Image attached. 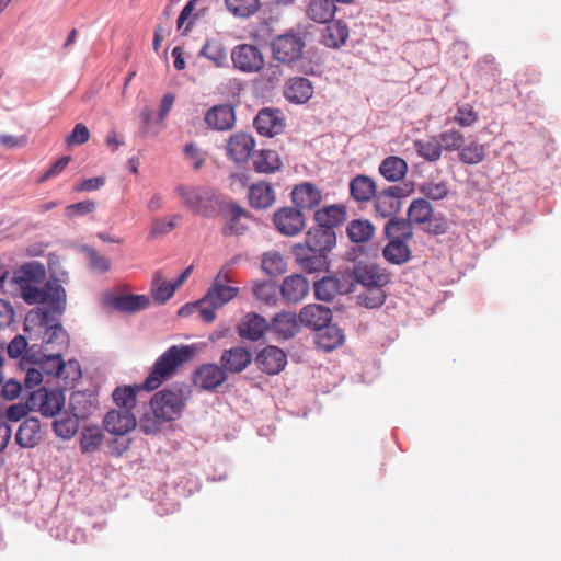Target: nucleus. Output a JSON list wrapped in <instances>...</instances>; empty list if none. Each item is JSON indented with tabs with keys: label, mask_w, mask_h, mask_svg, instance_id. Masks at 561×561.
Listing matches in <instances>:
<instances>
[{
	"label": "nucleus",
	"mask_w": 561,
	"mask_h": 561,
	"mask_svg": "<svg viewBox=\"0 0 561 561\" xmlns=\"http://www.w3.org/2000/svg\"><path fill=\"white\" fill-rule=\"evenodd\" d=\"M46 277L44 264L31 261L22 264L13 273V283L19 286L20 294L27 305H45L54 308L58 313H64L67 306L66 290L57 279H48L39 288Z\"/></svg>",
	"instance_id": "f257e3e1"
},
{
	"label": "nucleus",
	"mask_w": 561,
	"mask_h": 561,
	"mask_svg": "<svg viewBox=\"0 0 561 561\" xmlns=\"http://www.w3.org/2000/svg\"><path fill=\"white\" fill-rule=\"evenodd\" d=\"M197 352L194 344L173 345L159 356L148 377L142 383V388L151 391L159 388L167 379L172 377L176 369L188 362Z\"/></svg>",
	"instance_id": "f03ea898"
},
{
	"label": "nucleus",
	"mask_w": 561,
	"mask_h": 561,
	"mask_svg": "<svg viewBox=\"0 0 561 561\" xmlns=\"http://www.w3.org/2000/svg\"><path fill=\"white\" fill-rule=\"evenodd\" d=\"M54 308L39 306L30 311L25 318L24 330L28 331L30 324L38 325L43 333V343L54 345L59 351L69 346V335L60 323V317Z\"/></svg>",
	"instance_id": "7ed1b4c3"
},
{
	"label": "nucleus",
	"mask_w": 561,
	"mask_h": 561,
	"mask_svg": "<svg viewBox=\"0 0 561 561\" xmlns=\"http://www.w3.org/2000/svg\"><path fill=\"white\" fill-rule=\"evenodd\" d=\"M414 191V185L411 181L401 182L389 187L383 188L375 197V210L381 218L394 216L402 206V199L409 196Z\"/></svg>",
	"instance_id": "20e7f679"
},
{
	"label": "nucleus",
	"mask_w": 561,
	"mask_h": 561,
	"mask_svg": "<svg viewBox=\"0 0 561 561\" xmlns=\"http://www.w3.org/2000/svg\"><path fill=\"white\" fill-rule=\"evenodd\" d=\"M185 399L180 391L164 389L154 393L150 400V408L156 419L173 421L181 416Z\"/></svg>",
	"instance_id": "39448f33"
},
{
	"label": "nucleus",
	"mask_w": 561,
	"mask_h": 561,
	"mask_svg": "<svg viewBox=\"0 0 561 561\" xmlns=\"http://www.w3.org/2000/svg\"><path fill=\"white\" fill-rule=\"evenodd\" d=\"M271 46L276 60L283 64H291L301 57L305 41L300 34L288 32L275 37Z\"/></svg>",
	"instance_id": "423d86ee"
},
{
	"label": "nucleus",
	"mask_w": 561,
	"mask_h": 561,
	"mask_svg": "<svg viewBox=\"0 0 561 561\" xmlns=\"http://www.w3.org/2000/svg\"><path fill=\"white\" fill-rule=\"evenodd\" d=\"M231 278L224 268L218 272L211 286L202 299V304H208L214 308H221L239 294V288L231 285Z\"/></svg>",
	"instance_id": "0eeeda50"
},
{
	"label": "nucleus",
	"mask_w": 561,
	"mask_h": 561,
	"mask_svg": "<svg viewBox=\"0 0 561 561\" xmlns=\"http://www.w3.org/2000/svg\"><path fill=\"white\" fill-rule=\"evenodd\" d=\"M233 67L242 73H257L265 66L261 49L251 44H239L231 51Z\"/></svg>",
	"instance_id": "6e6552de"
},
{
	"label": "nucleus",
	"mask_w": 561,
	"mask_h": 561,
	"mask_svg": "<svg viewBox=\"0 0 561 561\" xmlns=\"http://www.w3.org/2000/svg\"><path fill=\"white\" fill-rule=\"evenodd\" d=\"M30 404L43 416H56L65 405V393L59 389L38 388L30 393Z\"/></svg>",
	"instance_id": "1a4fd4ad"
},
{
	"label": "nucleus",
	"mask_w": 561,
	"mask_h": 561,
	"mask_svg": "<svg viewBox=\"0 0 561 561\" xmlns=\"http://www.w3.org/2000/svg\"><path fill=\"white\" fill-rule=\"evenodd\" d=\"M347 276L348 278L353 277L354 280L363 287L383 288L390 283V274L388 271L371 262H357Z\"/></svg>",
	"instance_id": "9d476101"
},
{
	"label": "nucleus",
	"mask_w": 561,
	"mask_h": 561,
	"mask_svg": "<svg viewBox=\"0 0 561 561\" xmlns=\"http://www.w3.org/2000/svg\"><path fill=\"white\" fill-rule=\"evenodd\" d=\"M176 191L184 204L202 216H207L209 208H213L216 202L215 193L206 187L188 188L179 186Z\"/></svg>",
	"instance_id": "9b49d317"
},
{
	"label": "nucleus",
	"mask_w": 561,
	"mask_h": 561,
	"mask_svg": "<svg viewBox=\"0 0 561 561\" xmlns=\"http://www.w3.org/2000/svg\"><path fill=\"white\" fill-rule=\"evenodd\" d=\"M314 296L318 300L331 301L337 295L352 293L353 284L350 282L348 276H325L313 285Z\"/></svg>",
	"instance_id": "f8f14e48"
},
{
	"label": "nucleus",
	"mask_w": 561,
	"mask_h": 561,
	"mask_svg": "<svg viewBox=\"0 0 561 561\" xmlns=\"http://www.w3.org/2000/svg\"><path fill=\"white\" fill-rule=\"evenodd\" d=\"M291 252L298 265L308 273L321 272L328 267L324 252L316 251L304 243L294 245Z\"/></svg>",
	"instance_id": "ddd939ff"
},
{
	"label": "nucleus",
	"mask_w": 561,
	"mask_h": 561,
	"mask_svg": "<svg viewBox=\"0 0 561 561\" xmlns=\"http://www.w3.org/2000/svg\"><path fill=\"white\" fill-rule=\"evenodd\" d=\"M255 140L251 134L238 131L232 134L227 142V154L238 164L248 162L255 152Z\"/></svg>",
	"instance_id": "4468645a"
},
{
	"label": "nucleus",
	"mask_w": 561,
	"mask_h": 561,
	"mask_svg": "<svg viewBox=\"0 0 561 561\" xmlns=\"http://www.w3.org/2000/svg\"><path fill=\"white\" fill-rule=\"evenodd\" d=\"M255 363L261 371L277 375L287 365V355L279 347L270 345L257 353Z\"/></svg>",
	"instance_id": "2eb2a0df"
},
{
	"label": "nucleus",
	"mask_w": 561,
	"mask_h": 561,
	"mask_svg": "<svg viewBox=\"0 0 561 561\" xmlns=\"http://www.w3.org/2000/svg\"><path fill=\"white\" fill-rule=\"evenodd\" d=\"M253 125L256 131L266 137H274L284 130L283 115L279 110L265 107L259 111Z\"/></svg>",
	"instance_id": "dca6fc26"
},
{
	"label": "nucleus",
	"mask_w": 561,
	"mask_h": 561,
	"mask_svg": "<svg viewBox=\"0 0 561 561\" xmlns=\"http://www.w3.org/2000/svg\"><path fill=\"white\" fill-rule=\"evenodd\" d=\"M104 427L113 435L122 436L136 427V417L128 409H113L104 416Z\"/></svg>",
	"instance_id": "f3484780"
},
{
	"label": "nucleus",
	"mask_w": 561,
	"mask_h": 561,
	"mask_svg": "<svg viewBox=\"0 0 561 561\" xmlns=\"http://www.w3.org/2000/svg\"><path fill=\"white\" fill-rule=\"evenodd\" d=\"M205 123L214 130H230L236 124L234 106L230 103L214 105L206 112Z\"/></svg>",
	"instance_id": "a211bd4d"
},
{
	"label": "nucleus",
	"mask_w": 561,
	"mask_h": 561,
	"mask_svg": "<svg viewBox=\"0 0 561 561\" xmlns=\"http://www.w3.org/2000/svg\"><path fill=\"white\" fill-rule=\"evenodd\" d=\"M277 230L285 236H296L305 227V218L299 209L285 207L277 210L273 218Z\"/></svg>",
	"instance_id": "6ab92c4d"
},
{
	"label": "nucleus",
	"mask_w": 561,
	"mask_h": 561,
	"mask_svg": "<svg viewBox=\"0 0 561 561\" xmlns=\"http://www.w3.org/2000/svg\"><path fill=\"white\" fill-rule=\"evenodd\" d=\"M227 380L226 370L217 364H204L194 374L193 382L204 390H214Z\"/></svg>",
	"instance_id": "aec40b11"
},
{
	"label": "nucleus",
	"mask_w": 561,
	"mask_h": 561,
	"mask_svg": "<svg viewBox=\"0 0 561 561\" xmlns=\"http://www.w3.org/2000/svg\"><path fill=\"white\" fill-rule=\"evenodd\" d=\"M252 353L242 346H234L224 351L220 357V365L226 370V374L242 373L251 363Z\"/></svg>",
	"instance_id": "412c9836"
},
{
	"label": "nucleus",
	"mask_w": 561,
	"mask_h": 561,
	"mask_svg": "<svg viewBox=\"0 0 561 561\" xmlns=\"http://www.w3.org/2000/svg\"><path fill=\"white\" fill-rule=\"evenodd\" d=\"M268 328L265 318L259 313L250 312L243 316L237 327V332L243 340L255 342L263 337Z\"/></svg>",
	"instance_id": "4be33fe9"
},
{
	"label": "nucleus",
	"mask_w": 561,
	"mask_h": 561,
	"mask_svg": "<svg viewBox=\"0 0 561 561\" xmlns=\"http://www.w3.org/2000/svg\"><path fill=\"white\" fill-rule=\"evenodd\" d=\"M332 320V311L329 307L310 304L299 312L300 324L313 330L323 329Z\"/></svg>",
	"instance_id": "5701e85b"
},
{
	"label": "nucleus",
	"mask_w": 561,
	"mask_h": 561,
	"mask_svg": "<svg viewBox=\"0 0 561 561\" xmlns=\"http://www.w3.org/2000/svg\"><path fill=\"white\" fill-rule=\"evenodd\" d=\"M336 243V234L334 229H330V227H324L318 224L317 227H313L308 230L306 234L305 243L316 251L329 252L333 249Z\"/></svg>",
	"instance_id": "b1692460"
},
{
	"label": "nucleus",
	"mask_w": 561,
	"mask_h": 561,
	"mask_svg": "<svg viewBox=\"0 0 561 561\" xmlns=\"http://www.w3.org/2000/svg\"><path fill=\"white\" fill-rule=\"evenodd\" d=\"M284 95L291 103L304 104L312 98L313 84L308 78H290L285 85Z\"/></svg>",
	"instance_id": "393cba45"
},
{
	"label": "nucleus",
	"mask_w": 561,
	"mask_h": 561,
	"mask_svg": "<svg viewBox=\"0 0 561 561\" xmlns=\"http://www.w3.org/2000/svg\"><path fill=\"white\" fill-rule=\"evenodd\" d=\"M291 199L298 208L312 209L320 204L322 194L316 185L305 182L294 187Z\"/></svg>",
	"instance_id": "a878e982"
},
{
	"label": "nucleus",
	"mask_w": 561,
	"mask_h": 561,
	"mask_svg": "<svg viewBox=\"0 0 561 561\" xmlns=\"http://www.w3.org/2000/svg\"><path fill=\"white\" fill-rule=\"evenodd\" d=\"M280 293L287 302L297 304L309 293V282L302 275H289L284 279Z\"/></svg>",
	"instance_id": "bb28decb"
},
{
	"label": "nucleus",
	"mask_w": 561,
	"mask_h": 561,
	"mask_svg": "<svg viewBox=\"0 0 561 561\" xmlns=\"http://www.w3.org/2000/svg\"><path fill=\"white\" fill-rule=\"evenodd\" d=\"M42 439L41 423L36 417H26L18 428L15 442L22 448H33Z\"/></svg>",
	"instance_id": "cd10ccee"
},
{
	"label": "nucleus",
	"mask_w": 561,
	"mask_h": 561,
	"mask_svg": "<svg viewBox=\"0 0 561 561\" xmlns=\"http://www.w3.org/2000/svg\"><path fill=\"white\" fill-rule=\"evenodd\" d=\"M248 195L250 205L256 209H266L271 207L276 199L272 184L263 180L251 185Z\"/></svg>",
	"instance_id": "c85d7f7f"
},
{
	"label": "nucleus",
	"mask_w": 561,
	"mask_h": 561,
	"mask_svg": "<svg viewBox=\"0 0 561 561\" xmlns=\"http://www.w3.org/2000/svg\"><path fill=\"white\" fill-rule=\"evenodd\" d=\"M299 314L284 311L272 319L271 330L279 337L288 340L299 331Z\"/></svg>",
	"instance_id": "c756f323"
},
{
	"label": "nucleus",
	"mask_w": 561,
	"mask_h": 561,
	"mask_svg": "<svg viewBox=\"0 0 561 561\" xmlns=\"http://www.w3.org/2000/svg\"><path fill=\"white\" fill-rule=\"evenodd\" d=\"M251 215L241 206L231 204L229 206V218L222 229L225 236H240L248 230V224Z\"/></svg>",
	"instance_id": "7c9ffc66"
},
{
	"label": "nucleus",
	"mask_w": 561,
	"mask_h": 561,
	"mask_svg": "<svg viewBox=\"0 0 561 561\" xmlns=\"http://www.w3.org/2000/svg\"><path fill=\"white\" fill-rule=\"evenodd\" d=\"M39 365L41 369L50 376L61 377L67 367L72 369L78 377L80 376L79 363L77 360H69L66 364L59 353L45 355Z\"/></svg>",
	"instance_id": "2f4dec72"
},
{
	"label": "nucleus",
	"mask_w": 561,
	"mask_h": 561,
	"mask_svg": "<svg viewBox=\"0 0 561 561\" xmlns=\"http://www.w3.org/2000/svg\"><path fill=\"white\" fill-rule=\"evenodd\" d=\"M336 11L333 0H311L306 9L307 16L316 23L325 24L332 21Z\"/></svg>",
	"instance_id": "473e14b6"
},
{
	"label": "nucleus",
	"mask_w": 561,
	"mask_h": 561,
	"mask_svg": "<svg viewBox=\"0 0 561 561\" xmlns=\"http://www.w3.org/2000/svg\"><path fill=\"white\" fill-rule=\"evenodd\" d=\"M343 330L334 324H327L323 329H319L316 335L317 345L325 352H330L344 342Z\"/></svg>",
	"instance_id": "72a5a7b5"
},
{
	"label": "nucleus",
	"mask_w": 561,
	"mask_h": 561,
	"mask_svg": "<svg viewBox=\"0 0 561 561\" xmlns=\"http://www.w3.org/2000/svg\"><path fill=\"white\" fill-rule=\"evenodd\" d=\"M348 26L341 20L327 25L322 34V43L330 48H340L348 38Z\"/></svg>",
	"instance_id": "f704fd0d"
},
{
	"label": "nucleus",
	"mask_w": 561,
	"mask_h": 561,
	"mask_svg": "<svg viewBox=\"0 0 561 561\" xmlns=\"http://www.w3.org/2000/svg\"><path fill=\"white\" fill-rule=\"evenodd\" d=\"M254 170L257 173H274L280 169L282 162L278 153L271 149H262L253 153Z\"/></svg>",
	"instance_id": "c9c22d12"
},
{
	"label": "nucleus",
	"mask_w": 561,
	"mask_h": 561,
	"mask_svg": "<svg viewBox=\"0 0 561 561\" xmlns=\"http://www.w3.org/2000/svg\"><path fill=\"white\" fill-rule=\"evenodd\" d=\"M451 188L449 182L444 178H427L419 185L420 193L433 201L445 198L451 192Z\"/></svg>",
	"instance_id": "e433bc0d"
},
{
	"label": "nucleus",
	"mask_w": 561,
	"mask_h": 561,
	"mask_svg": "<svg viewBox=\"0 0 561 561\" xmlns=\"http://www.w3.org/2000/svg\"><path fill=\"white\" fill-rule=\"evenodd\" d=\"M382 255L387 262L401 265L411 259V251L405 241L392 239L382 249Z\"/></svg>",
	"instance_id": "4c0bfd02"
},
{
	"label": "nucleus",
	"mask_w": 561,
	"mask_h": 561,
	"mask_svg": "<svg viewBox=\"0 0 561 561\" xmlns=\"http://www.w3.org/2000/svg\"><path fill=\"white\" fill-rule=\"evenodd\" d=\"M346 216L345 208L340 205H331L323 207L314 213V220L317 224L330 227L333 229L334 227L344 222Z\"/></svg>",
	"instance_id": "58836bf2"
},
{
	"label": "nucleus",
	"mask_w": 561,
	"mask_h": 561,
	"mask_svg": "<svg viewBox=\"0 0 561 561\" xmlns=\"http://www.w3.org/2000/svg\"><path fill=\"white\" fill-rule=\"evenodd\" d=\"M179 287L174 282H167L163 279L161 271H157L153 274L151 282V296L159 304L167 302L175 293Z\"/></svg>",
	"instance_id": "ea45409f"
},
{
	"label": "nucleus",
	"mask_w": 561,
	"mask_h": 561,
	"mask_svg": "<svg viewBox=\"0 0 561 561\" xmlns=\"http://www.w3.org/2000/svg\"><path fill=\"white\" fill-rule=\"evenodd\" d=\"M385 234L389 240L408 242L413 236V229L410 220L390 218L385 226Z\"/></svg>",
	"instance_id": "a19ab883"
},
{
	"label": "nucleus",
	"mask_w": 561,
	"mask_h": 561,
	"mask_svg": "<svg viewBox=\"0 0 561 561\" xmlns=\"http://www.w3.org/2000/svg\"><path fill=\"white\" fill-rule=\"evenodd\" d=\"M350 192L355 201L367 202L376 195V184L373 178H353Z\"/></svg>",
	"instance_id": "79ce46f5"
},
{
	"label": "nucleus",
	"mask_w": 561,
	"mask_h": 561,
	"mask_svg": "<svg viewBox=\"0 0 561 561\" xmlns=\"http://www.w3.org/2000/svg\"><path fill=\"white\" fill-rule=\"evenodd\" d=\"M375 234L374 225L367 219L352 220L347 226V236L355 243L369 241Z\"/></svg>",
	"instance_id": "37998d69"
},
{
	"label": "nucleus",
	"mask_w": 561,
	"mask_h": 561,
	"mask_svg": "<svg viewBox=\"0 0 561 561\" xmlns=\"http://www.w3.org/2000/svg\"><path fill=\"white\" fill-rule=\"evenodd\" d=\"M150 299L146 295H122L115 297L113 306L124 312H136L146 309Z\"/></svg>",
	"instance_id": "c03bdc74"
},
{
	"label": "nucleus",
	"mask_w": 561,
	"mask_h": 561,
	"mask_svg": "<svg viewBox=\"0 0 561 561\" xmlns=\"http://www.w3.org/2000/svg\"><path fill=\"white\" fill-rule=\"evenodd\" d=\"M199 56L210 60L216 67H224L227 62V50L219 41H207L199 50Z\"/></svg>",
	"instance_id": "a18cd8bd"
},
{
	"label": "nucleus",
	"mask_w": 561,
	"mask_h": 561,
	"mask_svg": "<svg viewBox=\"0 0 561 561\" xmlns=\"http://www.w3.org/2000/svg\"><path fill=\"white\" fill-rule=\"evenodd\" d=\"M433 215L431 203L424 198L414 199L408 209V216L411 224L424 225Z\"/></svg>",
	"instance_id": "49530a36"
},
{
	"label": "nucleus",
	"mask_w": 561,
	"mask_h": 561,
	"mask_svg": "<svg viewBox=\"0 0 561 561\" xmlns=\"http://www.w3.org/2000/svg\"><path fill=\"white\" fill-rule=\"evenodd\" d=\"M103 443V433L99 426H87L81 432L80 447L82 453L90 454L99 449Z\"/></svg>",
	"instance_id": "de8ad7c7"
},
{
	"label": "nucleus",
	"mask_w": 561,
	"mask_h": 561,
	"mask_svg": "<svg viewBox=\"0 0 561 561\" xmlns=\"http://www.w3.org/2000/svg\"><path fill=\"white\" fill-rule=\"evenodd\" d=\"M364 288L365 290L357 295L358 305L368 309H375L381 307L385 304L387 296L383 288Z\"/></svg>",
	"instance_id": "09e8293b"
},
{
	"label": "nucleus",
	"mask_w": 561,
	"mask_h": 561,
	"mask_svg": "<svg viewBox=\"0 0 561 561\" xmlns=\"http://www.w3.org/2000/svg\"><path fill=\"white\" fill-rule=\"evenodd\" d=\"M414 148L419 156L430 162L438 160L442 154V144L435 137L430 140H416Z\"/></svg>",
	"instance_id": "8fccbe9b"
},
{
	"label": "nucleus",
	"mask_w": 561,
	"mask_h": 561,
	"mask_svg": "<svg viewBox=\"0 0 561 561\" xmlns=\"http://www.w3.org/2000/svg\"><path fill=\"white\" fill-rule=\"evenodd\" d=\"M137 387L124 386L118 387L113 391V400L118 409H128L133 411L136 404Z\"/></svg>",
	"instance_id": "3c124183"
},
{
	"label": "nucleus",
	"mask_w": 561,
	"mask_h": 561,
	"mask_svg": "<svg viewBox=\"0 0 561 561\" xmlns=\"http://www.w3.org/2000/svg\"><path fill=\"white\" fill-rule=\"evenodd\" d=\"M408 170L407 161L397 156L387 157L379 165L380 175H407Z\"/></svg>",
	"instance_id": "603ef678"
},
{
	"label": "nucleus",
	"mask_w": 561,
	"mask_h": 561,
	"mask_svg": "<svg viewBox=\"0 0 561 561\" xmlns=\"http://www.w3.org/2000/svg\"><path fill=\"white\" fill-rule=\"evenodd\" d=\"M227 9L237 16L248 18L259 10V0H225Z\"/></svg>",
	"instance_id": "864d4df0"
},
{
	"label": "nucleus",
	"mask_w": 561,
	"mask_h": 561,
	"mask_svg": "<svg viewBox=\"0 0 561 561\" xmlns=\"http://www.w3.org/2000/svg\"><path fill=\"white\" fill-rule=\"evenodd\" d=\"M262 268L271 276L279 275L286 271V261L280 253L270 252L262 259Z\"/></svg>",
	"instance_id": "5fc2aeb1"
},
{
	"label": "nucleus",
	"mask_w": 561,
	"mask_h": 561,
	"mask_svg": "<svg viewBox=\"0 0 561 561\" xmlns=\"http://www.w3.org/2000/svg\"><path fill=\"white\" fill-rule=\"evenodd\" d=\"M181 215L175 214L168 217L154 218L151 222L150 236L156 238L171 232L181 220Z\"/></svg>",
	"instance_id": "6e6d98bb"
},
{
	"label": "nucleus",
	"mask_w": 561,
	"mask_h": 561,
	"mask_svg": "<svg viewBox=\"0 0 561 561\" xmlns=\"http://www.w3.org/2000/svg\"><path fill=\"white\" fill-rule=\"evenodd\" d=\"M54 432L58 437L69 439L78 431V422L72 417H60L53 423Z\"/></svg>",
	"instance_id": "4d7b16f0"
},
{
	"label": "nucleus",
	"mask_w": 561,
	"mask_h": 561,
	"mask_svg": "<svg viewBox=\"0 0 561 561\" xmlns=\"http://www.w3.org/2000/svg\"><path fill=\"white\" fill-rule=\"evenodd\" d=\"M459 157L463 163L477 164L481 162L485 157L484 146L477 142H471L461 149Z\"/></svg>",
	"instance_id": "13d9d810"
},
{
	"label": "nucleus",
	"mask_w": 561,
	"mask_h": 561,
	"mask_svg": "<svg viewBox=\"0 0 561 561\" xmlns=\"http://www.w3.org/2000/svg\"><path fill=\"white\" fill-rule=\"evenodd\" d=\"M252 291L257 300L267 305L276 301V286L272 282L255 283Z\"/></svg>",
	"instance_id": "bf43d9fd"
},
{
	"label": "nucleus",
	"mask_w": 561,
	"mask_h": 561,
	"mask_svg": "<svg viewBox=\"0 0 561 561\" xmlns=\"http://www.w3.org/2000/svg\"><path fill=\"white\" fill-rule=\"evenodd\" d=\"M438 140L442 144V149L444 148L447 151H453L461 148L463 144V136L459 130L451 129L442 133Z\"/></svg>",
	"instance_id": "052dcab7"
},
{
	"label": "nucleus",
	"mask_w": 561,
	"mask_h": 561,
	"mask_svg": "<svg viewBox=\"0 0 561 561\" xmlns=\"http://www.w3.org/2000/svg\"><path fill=\"white\" fill-rule=\"evenodd\" d=\"M90 138V131L84 124L78 123L72 131L67 136L66 144L68 147L80 146L85 144Z\"/></svg>",
	"instance_id": "680f3d73"
},
{
	"label": "nucleus",
	"mask_w": 561,
	"mask_h": 561,
	"mask_svg": "<svg viewBox=\"0 0 561 561\" xmlns=\"http://www.w3.org/2000/svg\"><path fill=\"white\" fill-rule=\"evenodd\" d=\"M87 256L92 270L104 273L110 270L111 261L107 256L99 254L94 249H85Z\"/></svg>",
	"instance_id": "e2e57ef3"
},
{
	"label": "nucleus",
	"mask_w": 561,
	"mask_h": 561,
	"mask_svg": "<svg viewBox=\"0 0 561 561\" xmlns=\"http://www.w3.org/2000/svg\"><path fill=\"white\" fill-rule=\"evenodd\" d=\"M34 411L30 404V397L25 402L11 404L7 410V419L11 422H19L25 417L28 412Z\"/></svg>",
	"instance_id": "0e129e2a"
},
{
	"label": "nucleus",
	"mask_w": 561,
	"mask_h": 561,
	"mask_svg": "<svg viewBox=\"0 0 561 561\" xmlns=\"http://www.w3.org/2000/svg\"><path fill=\"white\" fill-rule=\"evenodd\" d=\"M477 112L470 105L459 106L455 115V122L461 127H469L478 121Z\"/></svg>",
	"instance_id": "69168bd1"
},
{
	"label": "nucleus",
	"mask_w": 561,
	"mask_h": 561,
	"mask_svg": "<svg viewBox=\"0 0 561 561\" xmlns=\"http://www.w3.org/2000/svg\"><path fill=\"white\" fill-rule=\"evenodd\" d=\"M95 204L92 201H83L66 207L65 215L69 218L81 217L92 213Z\"/></svg>",
	"instance_id": "338daca9"
},
{
	"label": "nucleus",
	"mask_w": 561,
	"mask_h": 561,
	"mask_svg": "<svg viewBox=\"0 0 561 561\" xmlns=\"http://www.w3.org/2000/svg\"><path fill=\"white\" fill-rule=\"evenodd\" d=\"M427 233L433 236L444 234L448 230V221L443 216H431L430 220L426 221L424 229Z\"/></svg>",
	"instance_id": "774afa93"
}]
</instances>
